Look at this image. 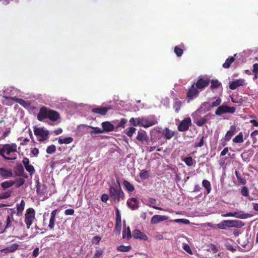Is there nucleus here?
<instances>
[{
  "label": "nucleus",
  "instance_id": "39448f33",
  "mask_svg": "<svg viewBox=\"0 0 258 258\" xmlns=\"http://www.w3.org/2000/svg\"><path fill=\"white\" fill-rule=\"evenodd\" d=\"M235 108L233 106L229 107L226 105L219 106L215 111V114L221 115L224 113H234L235 112Z\"/></svg>",
  "mask_w": 258,
  "mask_h": 258
},
{
  "label": "nucleus",
  "instance_id": "393cba45",
  "mask_svg": "<svg viewBox=\"0 0 258 258\" xmlns=\"http://www.w3.org/2000/svg\"><path fill=\"white\" fill-rule=\"evenodd\" d=\"M163 135L166 139L170 140L174 136L175 133L173 131L166 127L163 130Z\"/></svg>",
  "mask_w": 258,
  "mask_h": 258
},
{
  "label": "nucleus",
  "instance_id": "ea45409f",
  "mask_svg": "<svg viewBox=\"0 0 258 258\" xmlns=\"http://www.w3.org/2000/svg\"><path fill=\"white\" fill-rule=\"evenodd\" d=\"M123 184L127 190L130 192H132L135 190V188L133 184H132L129 181L127 180H124Z\"/></svg>",
  "mask_w": 258,
  "mask_h": 258
},
{
  "label": "nucleus",
  "instance_id": "37998d69",
  "mask_svg": "<svg viewBox=\"0 0 258 258\" xmlns=\"http://www.w3.org/2000/svg\"><path fill=\"white\" fill-rule=\"evenodd\" d=\"M132 247L131 246H124L121 245L117 247V250L122 252H127L131 249Z\"/></svg>",
  "mask_w": 258,
  "mask_h": 258
},
{
  "label": "nucleus",
  "instance_id": "a19ab883",
  "mask_svg": "<svg viewBox=\"0 0 258 258\" xmlns=\"http://www.w3.org/2000/svg\"><path fill=\"white\" fill-rule=\"evenodd\" d=\"M15 184L14 181H6L1 183V186L3 189H6L13 186Z\"/></svg>",
  "mask_w": 258,
  "mask_h": 258
},
{
  "label": "nucleus",
  "instance_id": "774afa93",
  "mask_svg": "<svg viewBox=\"0 0 258 258\" xmlns=\"http://www.w3.org/2000/svg\"><path fill=\"white\" fill-rule=\"evenodd\" d=\"M253 70H252V73H258V63H255L252 66Z\"/></svg>",
  "mask_w": 258,
  "mask_h": 258
},
{
  "label": "nucleus",
  "instance_id": "412c9836",
  "mask_svg": "<svg viewBox=\"0 0 258 258\" xmlns=\"http://www.w3.org/2000/svg\"><path fill=\"white\" fill-rule=\"evenodd\" d=\"M0 175L4 178H8L13 176L12 171L5 168H0Z\"/></svg>",
  "mask_w": 258,
  "mask_h": 258
},
{
  "label": "nucleus",
  "instance_id": "a878e982",
  "mask_svg": "<svg viewBox=\"0 0 258 258\" xmlns=\"http://www.w3.org/2000/svg\"><path fill=\"white\" fill-rule=\"evenodd\" d=\"M236 130V127L234 125L230 126L229 131H228L225 136V140L226 141H229L231 139V137L233 136L234 132Z\"/></svg>",
  "mask_w": 258,
  "mask_h": 258
},
{
  "label": "nucleus",
  "instance_id": "8fccbe9b",
  "mask_svg": "<svg viewBox=\"0 0 258 258\" xmlns=\"http://www.w3.org/2000/svg\"><path fill=\"white\" fill-rule=\"evenodd\" d=\"M46 153L47 154H52L56 151V147L54 145L49 146L46 149Z\"/></svg>",
  "mask_w": 258,
  "mask_h": 258
},
{
  "label": "nucleus",
  "instance_id": "cd10ccee",
  "mask_svg": "<svg viewBox=\"0 0 258 258\" xmlns=\"http://www.w3.org/2000/svg\"><path fill=\"white\" fill-rule=\"evenodd\" d=\"M25 203L23 200H22L20 204H17V215L19 216L22 214L24 209Z\"/></svg>",
  "mask_w": 258,
  "mask_h": 258
},
{
  "label": "nucleus",
  "instance_id": "a211bd4d",
  "mask_svg": "<svg viewBox=\"0 0 258 258\" xmlns=\"http://www.w3.org/2000/svg\"><path fill=\"white\" fill-rule=\"evenodd\" d=\"M110 109V108L109 107H96L93 108L92 109V112L96 113V114H99L102 115H105L107 111Z\"/></svg>",
  "mask_w": 258,
  "mask_h": 258
},
{
  "label": "nucleus",
  "instance_id": "052dcab7",
  "mask_svg": "<svg viewBox=\"0 0 258 258\" xmlns=\"http://www.w3.org/2000/svg\"><path fill=\"white\" fill-rule=\"evenodd\" d=\"M118 222H121V215L119 213V210L116 208V221Z\"/></svg>",
  "mask_w": 258,
  "mask_h": 258
},
{
  "label": "nucleus",
  "instance_id": "5fc2aeb1",
  "mask_svg": "<svg viewBox=\"0 0 258 258\" xmlns=\"http://www.w3.org/2000/svg\"><path fill=\"white\" fill-rule=\"evenodd\" d=\"M13 219V218L10 217L8 216H7L6 221V225L5 226V229H8L12 227V220Z\"/></svg>",
  "mask_w": 258,
  "mask_h": 258
},
{
  "label": "nucleus",
  "instance_id": "4d7b16f0",
  "mask_svg": "<svg viewBox=\"0 0 258 258\" xmlns=\"http://www.w3.org/2000/svg\"><path fill=\"white\" fill-rule=\"evenodd\" d=\"M25 169L26 170L30 173L31 175H32L33 173H34L35 171L34 168L33 166L31 165H28L27 166H25Z\"/></svg>",
  "mask_w": 258,
  "mask_h": 258
},
{
  "label": "nucleus",
  "instance_id": "6e6552de",
  "mask_svg": "<svg viewBox=\"0 0 258 258\" xmlns=\"http://www.w3.org/2000/svg\"><path fill=\"white\" fill-rule=\"evenodd\" d=\"M199 91L198 88L193 84L187 91L186 96L189 100H192L197 97L199 95Z\"/></svg>",
  "mask_w": 258,
  "mask_h": 258
},
{
  "label": "nucleus",
  "instance_id": "7c9ffc66",
  "mask_svg": "<svg viewBox=\"0 0 258 258\" xmlns=\"http://www.w3.org/2000/svg\"><path fill=\"white\" fill-rule=\"evenodd\" d=\"M210 82L211 83L210 89L212 90L219 88L222 86L221 83L217 79L210 80Z\"/></svg>",
  "mask_w": 258,
  "mask_h": 258
},
{
  "label": "nucleus",
  "instance_id": "f257e3e1",
  "mask_svg": "<svg viewBox=\"0 0 258 258\" xmlns=\"http://www.w3.org/2000/svg\"><path fill=\"white\" fill-rule=\"evenodd\" d=\"M118 186L116 187L110 186L109 189V196L115 203H118L121 200H123L124 197V194L121 189L119 180H117Z\"/></svg>",
  "mask_w": 258,
  "mask_h": 258
},
{
  "label": "nucleus",
  "instance_id": "2f4dec72",
  "mask_svg": "<svg viewBox=\"0 0 258 258\" xmlns=\"http://www.w3.org/2000/svg\"><path fill=\"white\" fill-rule=\"evenodd\" d=\"M208 119V115H206L200 118L197 119L195 122L198 126H202L207 122Z\"/></svg>",
  "mask_w": 258,
  "mask_h": 258
},
{
  "label": "nucleus",
  "instance_id": "69168bd1",
  "mask_svg": "<svg viewBox=\"0 0 258 258\" xmlns=\"http://www.w3.org/2000/svg\"><path fill=\"white\" fill-rule=\"evenodd\" d=\"M31 152L35 157H37L38 155L39 154V151L38 149L34 148L31 150Z\"/></svg>",
  "mask_w": 258,
  "mask_h": 258
},
{
  "label": "nucleus",
  "instance_id": "e2e57ef3",
  "mask_svg": "<svg viewBox=\"0 0 258 258\" xmlns=\"http://www.w3.org/2000/svg\"><path fill=\"white\" fill-rule=\"evenodd\" d=\"M226 248L227 250L231 251V252H234L236 251V248L230 244H227L226 245Z\"/></svg>",
  "mask_w": 258,
  "mask_h": 258
},
{
  "label": "nucleus",
  "instance_id": "603ef678",
  "mask_svg": "<svg viewBox=\"0 0 258 258\" xmlns=\"http://www.w3.org/2000/svg\"><path fill=\"white\" fill-rule=\"evenodd\" d=\"M12 99L23 106H25L27 104V102L25 100H24L21 98L13 97V98H12Z\"/></svg>",
  "mask_w": 258,
  "mask_h": 258
},
{
  "label": "nucleus",
  "instance_id": "0e129e2a",
  "mask_svg": "<svg viewBox=\"0 0 258 258\" xmlns=\"http://www.w3.org/2000/svg\"><path fill=\"white\" fill-rule=\"evenodd\" d=\"M127 120L125 118L121 119L120 122L119 123L118 126L119 127H124V124L126 123Z\"/></svg>",
  "mask_w": 258,
  "mask_h": 258
},
{
  "label": "nucleus",
  "instance_id": "f8f14e48",
  "mask_svg": "<svg viewBox=\"0 0 258 258\" xmlns=\"http://www.w3.org/2000/svg\"><path fill=\"white\" fill-rule=\"evenodd\" d=\"M221 101H222L221 99L220 98H218L216 100V101L213 102H212L211 105H210L208 102H204L202 104V105L201 106V108L200 109H202L204 107H207V106H208V108H207V111H209V110H210V108H211V107L213 108V107H217V106L219 107L220 104L221 103Z\"/></svg>",
  "mask_w": 258,
  "mask_h": 258
},
{
  "label": "nucleus",
  "instance_id": "e433bc0d",
  "mask_svg": "<svg viewBox=\"0 0 258 258\" xmlns=\"http://www.w3.org/2000/svg\"><path fill=\"white\" fill-rule=\"evenodd\" d=\"M235 174L237 178L238 182L239 184L245 185L246 183L245 179L242 177L237 171H235Z\"/></svg>",
  "mask_w": 258,
  "mask_h": 258
},
{
  "label": "nucleus",
  "instance_id": "20e7f679",
  "mask_svg": "<svg viewBox=\"0 0 258 258\" xmlns=\"http://www.w3.org/2000/svg\"><path fill=\"white\" fill-rule=\"evenodd\" d=\"M35 212L33 208L27 209L25 215V222L27 225V228L29 229L32 225L34 219H35Z\"/></svg>",
  "mask_w": 258,
  "mask_h": 258
},
{
  "label": "nucleus",
  "instance_id": "09e8293b",
  "mask_svg": "<svg viewBox=\"0 0 258 258\" xmlns=\"http://www.w3.org/2000/svg\"><path fill=\"white\" fill-rule=\"evenodd\" d=\"M104 250L103 249H97L96 250L92 258H101L103 254Z\"/></svg>",
  "mask_w": 258,
  "mask_h": 258
},
{
  "label": "nucleus",
  "instance_id": "b1692460",
  "mask_svg": "<svg viewBox=\"0 0 258 258\" xmlns=\"http://www.w3.org/2000/svg\"><path fill=\"white\" fill-rule=\"evenodd\" d=\"M230 227H235V228H241L244 225V223L239 220H230Z\"/></svg>",
  "mask_w": 258,
  "mask_h": 258
},
{
  "label": "nucleus",
  "instance_id": "0eeeda50",
  "mask_svg": "<svg viewBox=\"0 0 258 258\" xmlns=\"http://www.w3.org/2000/svg\"><path fill=\"white\" fill-rule=\"evenodd\" d=\"M210 83V80L208 78L199 77L195 86L198 90H202L208 87Z\"/></svg>",
  "mask_w": 258,
  "mask_h": 258
},
{
  "label": "nucleus",
  "instance_id": "5701e85b",
  "mask_svg": "<svg viewBox=\"0 0 258 258\" xmlns=\"http://www.w3.org/2000/svg\"><path fill=\"white\" fill-rule=\"evenodd\" d=\"M136 139L141 142L146 141L147 140V136L146 132L144 130H141L138 132Z\"/></svg>",
  "mask_w": 258,
  "mask_h": 258
},
{
  "label": "nucleus",
  "instance_id": "f03ea898",
  "mask_svg": "<svg viewBox=\"0 0 258 258\" xmlns=\"http://www.w3.org/2000/svg\"><path fill=\"white\" fill-rule=\"evenodd\" d=\"M137 124L139 126L147 128L156 124L158 122L156 120L154 116H150L148 117H142L136 118Z\"/></svg>",
  "mask_w": 258,
  "mask_h": 258
},
{
  "label": "nucleus",
  "instance_id": "58836bf2",
  "mask_svg": "<svg viewBox=\"0 0 258 258\" xmlns=\"http://www.w3.org/2000/svg\"><path fill=\"white\" fill-rule=\"evenodd\" d=\"M233 142L235 143H241L243 142V134L240 132L233 139Z\"/></svg>",
  "mask_w": 258,
  "mask_h": 258
},
{
  "label": "nucleus",
  "instance_id": "bb28decb",
  "mask_svg": "<svg viewBox=\"0 0 258 258\" xmlns=\"http://www.w3.org/2000/svg\"><path fill=\"white\" fill-rule=\"evenodd\" d=\"M46 185L41 184L39 181H37L36 185V192L37 194H44L46 192Z\"/></svg>",
  "mask_w": 258,
  "mask_h": 258
},
{
  "label": "nucleus",
  "instance_id": "79ce46f5",
  "mask_svg": "<svg viewBox=\"0 0 258 258\" xmlns=\"http://www.w3.org/2000/svg\"><path fill=\"white\" fill-rule=\"evenodd\" d=\"M122 237L123 238L126 237L127 239H130L132 237L131 232L129 227H128L126 229L123 230Z\"/></svg>",
  "mask_w": 258,
  "mask_h": 258
},
{
  "label": "nucleus",
  "instance_id": "6e6d98bb",
  "mask_svg": "<svg viewBox=\"0 0 258 258\" xmlns=\"http://www.w3.org/2000/svg\"><path fill=\"white\" fill-rule=\"evenodd\" d=\"M136 131V128L135 127H131L129 128L128 131L125 133V134L128 137H131L133 136L134 133Z\"/></svg>",
  "mask_w": 258,
  "mask_h": 258
},
{
  "label": "nucleus",
  "instance_id": "9b49d317",
  "mask_svg": "<svg viewBox=\"0 0 258 258\" xmlns=\"http://www.w3.org/2000/svg\"><path fill=\"white\" fill-rule=\"evenodd\" d=\"M245 80L243 79H239L235 80L229 83V88L231 90H235L239 86H243L245 85Z\"/></svg>",
  "mask_w": 258,
  "mask_h": 258
},
{
  "label": "nucleus",
  "instance_id": "7ed1b4c3",
  "mask_svg": "<svg viewBox=\"0 0 258 258\" xmlns=\"http://www.w3.org/2000/svg\"><path fill=\"white\" fill-rule=\"evenodd\" d=\"M34 133L36 136L40 137L38 139L39 142H43L48 139L49 131L47 130H45L43 127H34Z\"/></svg>",
  "mask_w": 258,
  "mask_h": 258
},
{
  "label": "nucleus",
  "instance_id": "473e14b6",
  "mask_svg": "<svg viewBox=\"0 0 258 258\" xmlns=\"http://www.w3.org/2000/svg\"><path fill=\"white\" fill-rule=\"evenodd\" d=\"M202 185L206 189L207 194H209L211 190V184L209 181L204 179L202 181Z\"/></svg>",
  "mask_w": 258,
  "mask_h": 258
},
{
  "label": "nucleus",
  "instance_id": "6ab92c4d",
  "mask_svg": "<svg viewBox=\"0 0 258 258\" xmlns=\"http://www.w3.org/2000/svg\"><path fill=\"white\" fill-rule=\"evenodd\" d=\"M103 132H112L114 129V125L109 121H104L102 123Z\"/></svg>",
  "mask_w": 258,
  "mask_h": 258
},
{
  "label": "nucleus",
  "instance_id": "49530a36",
  "mask_svg": "<svg viewBox=\"0 0 258 258\" xmlns=\"http://www.w3.org/2000/svg\"><path fill=\"white\" fill-rule=\"evenodd\" d=\"M5 151L4 150V146L3 147L2 149H0V155H1L4 158H5L7 160H14L16 159V156L15 157H6L5 156Z\"/></svg>",
  "mask_w": 258,
  "mask_h": 258
},
{
  "label": "nucleus",
  "instance_id": "4c0bfd02",
  "mask_svg": "<svg viewBox=\"0 0 258 258\" xmlns=\"http://www.w3.org/2000/svg\"><path fill=\"white\" fill-rule=\"evenodd\" d=\"M234 61V58L233 56H231L228 58L225 62L223 64L222 67L224 68L228 69L230 67L231 64Z\"/></svg>",
  "mask_w": 258,
  "mask_h": 258
},
{
  "label": "nucleus",
  "instance_id": "ddd939ff",
  "mask_svg": "<svg viewBox=\"0 0 258 258\" xmlns=\"http://www.w3.org/2000/svg\"><path fill=\"white\" fill-rule=\"evenodd\" d=\"M133 236L135 239H139L144 241L148 240V236L139 229H135L133 231Z\"/></svg>",
  "mask_w": 258,
  "mask_h": 258
},
{
  "label": "nucleus",
  "instance_id": "c85d7f7f",
  "mask_svg": "<svg viewBox=\"0 0 258 258\" xmlns=\"http://www.w3.org/2000/svg\"><path fill=\"white\" fill-rule=\"evenodd\" d=\"M217 226L219 229H226L228 228H230L229 220L222 221L221 222L218 224Z\"/></svg>",
  "mask_w": 258,
  "mask_h": 258
},
{
  "label": "nucleus",
  "instance_id": "a18cd8bd",
  "mask_svg": "<svg viewBox=\"0 0 258 258\" xmlns=\"http://www.w3.org/2000/svg\"><path fill=\"white\" fill-rule=\"evenodd\" d=\"M12 192V190H9L6 192L2 193L1 194H0V200H3L9 198L11 196Z\"/></svg>",
  "mask_w": 258,
  "mask_h": 258
},
{
  "label": "nucleus",
  "instance_id": "bf43d9fd",
  "mask_svg": "<svg viewBox=\"0 0 258 258\" xmlns=\"http://www.w3.org/2000/svg\"><path fill=\"white\" fill-rule=\"evenodd\" d=\"M248 190L246 186H244L242 188L241 190V194L243 196L247 197L248 195Z\"/></svg>",
  "mask_w": 258,
  "mask_h": 258
},
{
  "label": "nucleus",
  "instance_id": "aec40b11",
  "mask_svg": "<svg viewBox=\"0 0 258 258\" xmlns=\"http://www.w3.org/2000/svg\"><path fill=\"white\" fill-rule=\"evenodd\" d=\"M253 215L248 213H243L242 211L234 212V217L241 219H245L251 217Z\"/></svg>",
  "mask_w": 258,
  "mask_h": 258
},
{
  "label": "nucleus",
  "instance_id": "3c124183",
  "mask_svg": "<svg viewBox=\"0 0 258 258\" xmlns=\"http://www.w3.org/2000/svg\"><path fill=\"white\" fill-rule=\"evenodd\" d=\"M140 177L142 179H146L149 177V173L148 171L146 170H143L140 173Z\"/></svg>",
  "mask_w": 258,
  "mask_h": 258
},
{
  "label": "nucleus",
  "instance_id": "9d476101",
  "mask_svg": "<svg viewBox=\"0 0 258 258\" xmlns=\"http://www.w3.org/2000/svg\"><path fill=\"white\" fill-rule=\"evenodd\" d=\"M4 150L8 156H10L12 153L17 152V146L15 143L7 144L4 145Z\"/></svg>",
  "mask_w": 258,
  "mask_h": 258
},
{
  "label": "nucleus",
  "instance_id": "1a4fd4ad",
  "mask_svg": "<svg viewBox=\"0 0 258 258\" xmlns=\"http://www.w3.org/2000/svg\"><path fill=\"white\" fill-rule=\"evenodd\" d=\"M49 109L46 107L43 106L40 108L39 111L37 115V119L42 121L44 119L48 118Z\"/></svg>",
  "mask_w": 258,
  "mask_h": 258
},
{
  "label": "nucleus",
  "instance_id": "2eb2a0df",
  "mask_svg": "<svg viewBox=\"0 0 258 258\" xmlns=\"http://www.w3.org/2000/svg\"><path fill=\"white\" fill-rule=\"evenodd\" d=\"M168 219V217L164 215H155L153 216L151 220V224H156Z\"/></svg>",
  "mask_w": 258,
  "mask_h": 258
},
{
  "label": "nucleus",
  "instance_id": "338daca9",
  "mask_svg": "<svg viewBox=\"0 0 258 258\" xmlns=\"http://www.w3.org/2000/svg\"><path fill=\"white\" fill-rule=\"evenodd\" d=\"M74 213V210L72 209H67L64 211V214L66 215H72Z\"/></svg>",
  "mask_w": 258,
  "mask_h": 258
},
{
  "label": "nucleus",
  "instance_id": "680f3d73",
  "mask_svg": "<svg viewBox=\"0 0 258 258\" xmlns=\"http://www.w3.org/2000/svg\"><path fill=\"white\" fill-rule=\"evenodd\" d=\"M121 228V222H115L114 231L120 232Z\"/></svg>",
  "mask_w": 258,
  "mask_h": 258
},
{
  "label": "nucleus",
  "instance_id": "13d9d810",
  "mask_svg": "<svg viewBox=\"0 0 258 258\" xmlns=\"http://www.w3.org/2000/svg\"><path fill=\"white\" fill-rule=\"evenodd\" d=\"M55 218L50 217L48 227L50 229L52 230L54 227V221Z\"/></svg>",
  "mask_w": 258,
  "mask_h": 258
},
{
  "label": "nucleus",
  "instance_id": "c756f323",
  "mask_svg": "<svg viewBox=\"0 0 258 258\" xmlns=\"http://www.w3.org/2000/svg\"><path fill=\"white\" fill-rule=\"evenodd\" d=\"M182 103L181 101L176 98L174 100L173 107L175 110L176 113H178L180 110Z\"/></svg>",
  "mask_w": 258,
  "mask_h": 258
},
{
  "label": "nucleus",
  "instance_id": "dca6fc26",
  "mask_svg": "<svg viewBox=\"0 0 258 258\" xmlns=\"http://www.w3.org/2000/svg\"><path fill=\"white\" fill-rule=\"evenodd\" d=\"M139 201L135 198H132L127 202V206L133 210L139 208Z\"/></svg>",
  "mask_w": 258,
  "mask_h": 258
},
{
  "label": "nucleus",
  "instance_id": "72a5a7b5",
  "mask_svg": "<svg viewBox=\"0 0 258 258\" xmlns=\"http://www.w3.org/2000/svg\"><path fill=\"white\" fill-rule=\"evenodd\" d=\"M89 127L93 130V131L90 132V134L92 137H95L94 135L96 134H101L104 133L103 130L99 127H93L92 126H89Z\"/></svg>",
  "mask_w": 258,
  "mask_h": 258
},
{
  "label": "nucleus",
  "instance_id": "c03bdc74",
  "mask_svg": "<svg viewBox=\"0 0 258 258\" xmlns=\"http://www.w3.org/2000/svg\"><path fill=\"white\" fill-rule=\"evenodd\" d=\"M205 137L204 135L202 136L201 138L200 139L199 142H196L195 143L194 145V147L195 148H197L198 147H202L204 146L205 141H204Z\"/></svg>",
  "mask_w": 258,
  "mask_h": 258
},
{
  "label": "nucleus",
  "instance_id": "423d86ee",
  "mask_svg": "<svg viewBox=\"0 0 258 258\" xmlns=\"http://www.w3.org/2000/svg\"><path fill=\"white\" fill-rule=\"evenodd\" d=\"M191 119L190 117H188L183 119L178 125L177 128L179 132L187 131L189 126L191 125Z\"/></svg>",
  "mask_w": 258,
  "mask_h": 258
},
{
  "label": "nucleus",
  "instance_id": "f3484780",
  "mask_svg": "<svg viewBox=\"0 0 258 258\" xmlns=\"http://www.w3.org/2000/svg\"><path fill=\"white\" fill-rule=\"evenodd\" d=\"M48 118L52 121H57L60 117V115L55 110L49 109Z\"/></svg>",
  "mask_w": 258,
  "mask_h": 258
},
{
  "label": "nucleus",
  "instance_id": "c9c22d12",
  "mask_svg": "<svg viewBox=\"0 0 258 258\" xmlns=\"http://www.w3.org/2000/svg\"><path fill=\"white\" fill-rule=\"evenodd\" d=\"M182 160L184 161L185 164L188 166H192L194 163L196 162V161L194 160L192 157L191 156L185 157Z\"/></svg>",
  "mask_w": 258,
  "mask_h": 258
},
{
  "label": "nucleus",
  "instance_id": "864d4df0",
  "mask_svg": "<svg viewBox=\"0 0 258 258\" xmlns=\"http://www.w3.org/2000/svg\"><path fill=\"white\" fill-rule=\"evenodd\" d=\"M174 51L178 57L181 56L183 54V50L177 46L174 47Z\"/></svg>",
  "mask_w": 258,
  "mask_h": 258
},
{
  "label": "nucleus",
  "instance_id": "4be33fe9",
  "mask_svg": "<svg viewBox=\"0 0 258 258\" xmlns=\"http://www.w3.org/2000/svg\"><path fill=\"white\" fill-rule=\"evenodd\" d=\"M18 247L19 245L17 243H13L10 245L9 246L2 249L1 250V252L5 253L13 252L18 248Z\"/></svg>",
  "mask_w": 258,
  "mask_h": 258
},
{
  "label": "nucleus",
  "instance_id": "4468645a",
  "mask_svg": "<svg viewBox=\"0 0 258 258\" xmlns=\"http://www.w3.org/2000/svg\"><path fill=\"white\" fill-rule=\"evenodd\" d=\"M14 171L15 173L18 176L23 177L25 178H28L27 175L24 173V169L21 164H18L14 168Z\"/></svg>",
  "mask_w": 258,
  "mask_h": 258
},
{
  "label": "nucleus",
  "instance_id": "f704fd0d",
  "mask_svg": "<svg viewBox=\"0 0 258 258\" xmlns=\"http://www.w3.org/2000/svg\"><path fill=\"white\" fill-rule=\"evenodd\" d=\"M73 141V138L69 137L64 138L63 139H59L58 142L59 144H69L71 143Z\"/></svg>",
  "mask_w": 258,
  "mask_h": 258
},
{
  "label": "nucleus",
  "instance_id": "de8ad7c7",
  "mask_svg": "<svg viewBox=\"0 0 258 258\" xmlns=\"http://www.w3.org/2000/svg\"><path fill=\"white\" fill-rule=\"evenodd\" d=\"M14 182H15V184H16V186L19 187L24 184L25 180L22 178H18L14 181Z\"/></svg>",
  "mask_w": 258,
  "mask_h": 258
}]
</instances>
